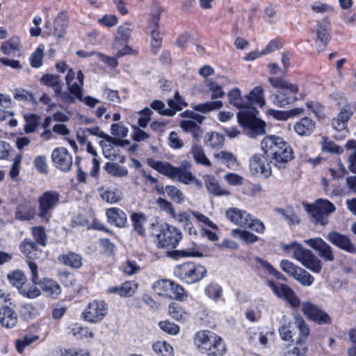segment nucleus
Listing matches in <instances>:
<instances>
[{
  "label": "nucleus",
  "mask_w": 356,
  "mask_h": 356,
  "mask_svg": "<svg viewBox=\"0 0 356 356\" xmlns=\"http://www.w3.org/2000/svg\"><path fill=\"white\" fill-rule=\"evenodd\" d=\"M248 99V110L239 111L237 113V119L239 124L242 126L247 135L250 138H256L258 136L265 134V122L258 118L257 115L258 111L254 107V104L262 107L265 105V98L264 90L261 86L254 87L248 95H246Z\"/></svg>",
  "instance_id": "nucleus-1"
},
{
  "label": "nucleus",
  "mask_w": 356,
  "mask_h": 356,
  "mask_svg": "<svg viewBox=\"0 0 356 356\" xmlns=\"http://www.w3.org/2000/svg\"><path fill=\"white\" fill-rule=\"evenodd\" d=\"M261 148L264 154L270 159V163L280 168L293 158L291 146L278 136L268 135L261 142Z\"/></svg>",
  "instance_id": "nucleus-2"
},
{
  "label": "nucleus",
  "mask_w": 356,
  "mask_h": 356,
  "mask_svg": "<svg viewBox=\"0 0 356 356\" xmlns=\"http://www.w3.org/2000/svg\"><path fill=\"white\" fill-rule=\"evenodd\" d=\"M150 167L157 170L165 176L177 179L185 184H195L198 188H202V183L197 179L191 172V164L184 161L179 167H175L168 162H163L156 160H149Z\"/></svg>",
  "instance_id": "nucleus-3"
},
{
  "label": "nucleus",
  "mask_w": 356,
  "mask_h": 356,
  "mask_svg": "<svg viewBox=\"0 0 356 356\" xmlns=\"http://www.w3.org/2000/svg\"><path fill=\"white\" fill-rule=\"evenodd\" d=\"M282 249L299 261L303 266L314 273H319L322 270L321 261L309 249L305 248L297 241L282 244Z\"/></svg>",
  "instance_id": "nucleus-4"
},
{
  "label": "nucleus",
  "mask_w": 356,
  "mask_h": 356,
  "mask_svg": "<svg viewBox=\"0 0 356 356\" xmlns=\"http://www.w3.org/2000/svg\"><path fill=\"white\" fill-rule=\"evenodd\" d=\"M268 81L271 86L278 90L277 94L272 97L275 106L284 107L298 99L296 94L299 91V87L297 84L280 77H270Z\"/></svg>",
  "instance_id": "nucleus-5"
},
{
  "label": "nucleus",
  "mask_w": 356,
  "mask_h": 356,
  "mask_svg": "<svg viewBox=\"0 0 356 356\" xmlns=\"http://www.w3.org/2000/svg\"><path fill=\"white\" fill-rule=\"evenodd\" d=\"M207 273L206 268L192 262H186L176 266L174 275L181 282L187 284L197 283L202 280Z\"/></svg>",
  "instance_id": "nucleus-6"
},
{
  "label": "nucleus",
  "mask_w": 356,
  "mask_h": 356,
  "mask_svg": "<svg viewBox=\"0 0 356 356\" xmlns=\"http://www.w3.org/2000/svg\"><path fill=\"white\" fill-rule=\"evenodd\" d=\"M313 222L321 225L328 222L327 216L335 211L334 205L327 200L318 199L313 204L307 207Z\"/></svg>",
  "instance_id": "nucleus-7"
},
{
  "label": "nucleus",
  "mask_w": 356,
  "mask_h": 356,
  "mask_svg": "<svg viewBox=\"0 0 356 356\" xmlns=\"http://www.w3.org/2000/svg\"><path fill=\"white\" fill-rule=\"evenodd\" d=\"M38 216L43 222H48L51 217V212L58 204L60 195L55 191H47L38 197Z\"/></svg>",
  "instance_id": "nucleus-8"
},
{
  "label": "nucleus",
  "mask_w": 356,
  "mask_h": 356,
  "mask_svg": "<svg viewBox=\"0 0 356 356\" xmlns=\"http://www.w3.org/2000/svg\"><path fill=\"white\" fill-rule=\"evenodd\" d=\"M152 234H155L152 233ZM158 240V247L173 249L177 247L181 239L182 234L177 227L165 224L160 226V233L156 234Z\"/></svg>",
  "instance_id": "nucleus-9"
},
{
  "label": "nucleus",
  "mask_w": 356,
  "mask_h": 356,
  "mask_svg": "<svg viewBox=\"0 0 356 356\" xmlns=\"http://www.w3.org/2000/svg\"><path fill=\"white\" fill-rule=\"evenodd\" d=\"M108 305L103 300H94L90 302L82 312L83 318L90 323L101 321L107 314Z\"/></svg>",
  "instance_id": "nucleus-10"
},
{
  "label": "nucleus",
  "mask_w": 356,
  "mask_h": 356,
  "mask_svg": "<svg viewBox=\"0 0 356 356\" xmlns=\"http://www.w3.org/2000/svg\"><path fill=\"white\" fill-rule=\"evenodd\" d=\"M270 159L266 154H255L249 161L250 170L252 175L267 178L271 175Z\"/></svg>",
  "instance_id": "nucleus-11"
},
{
  "label": "nucleus",
  "mask_w": 356,
  "mask_h": 356,
  "mask_svg": "<svg viewBox=\"0 0 356 356\" xmlns=\"http://www.w3.org/2000/svg\"><path fill=\"white\" fill-rule=\"evenodd\" d=\"M302 312L309 319L320 324H329L331 318L329 315L315 304L307 301L302 303Z\"/></svg>",
  "instance_id": "nucleus-12"
},
{
  "label": "nucleus",
  "mask_w": 356,
  "mask_h": 356,
  "mask_svg": "<svg viewBox=\"0 0 356 356\" xmlns=\"http://www.w3.org/2000/svg\"><path fill=\"white\" fill-rule=\"evenodd\" d=\"M305 243L316 251L325 261L332 262L334 260L332 248L320 237L305 240Z\"/></svg>",
  "instance_id": "nucleus-13"
},
{
  "label": "nucleus",
  "mask_w": 356,
  "mask_h": 356,
  "mask_svg": "<svg viewBox=\"0 0 356 356\" xmlns=\"http://www.w3.org/2000/svg\"><path fill=\"white\" fill-rule=\"evenodd\" d=\"M203 119L202 115L192 113L189 118L180 121L179 126L184 132L191 134L195 140H198L203 133L200 127Z\"/></svg>",
  "instance_id": "nucleus-14"
},
{
  "label": "nucleus",
  "mask_w": 356,
  "mask_h": 356,
  "mask_svg": "<svg viewBox=\"0 0 356 356\" xmlns=\"http://www.w3.org/2000/svg\"><path fill=\"white\" fill-rule=\"evenodd\" d=\"M51 159L54 165L63 172L69 171L72 165V157L64 147H58L53 150Z\"/></svg>",
  "instance_id": "nucleus-15"
},
{
  "label": "nucleus",
  "mask_w": 356,
  "mask_h": 356,
  "mask_svg": "<svg viewBox=\"0 0 356 356\" xmlns=\"http://www.w3.org/2000/svg\"><path fill=\"white\" fill-rule=\"evenodd\" d=\"M327 239L337 248L351 254L356 253V248L350 238L336 231L330 232Z\"/></svg>",
  "instance_id": "nucleus-16"
},
{
  "label": "nucleus",
  "mask_w": 356,
  "mask_h": 356,
  "mask_svg": "<svg viewBox=\"0 0 356 356\" xmlns=\"http://www.w3.org/2000/svg\"><path fill=\"white\" fill-rule=\"evenodd\" d=\"M316 47L317 51L321 52L323 51L327 45L330 39V24L325 21L318 22L316 25Z\"/></svg>",
  "instance_id": "nucleus-17"
},
{
  "label": "nucleus",
  "mask_w": 356,
  "mask_h": 356,
  "mask_svg": "<svg viewBox=\"0 0 356 356\" xmlns=\"http://www.w3.org/2000/svg\"><path fill=\"white\" fill-rule=\"evenodd\" d=\"M84 75L81 70L76 72L69 68L65 76L68 90L73 95H79L80 89H83Z\"/></svg>",
  "instance_id": "nucleus-18"
},
{
  "label": "nucleus",
  "mask_w": 356,
  "mask_h": 356,
  "mask_svg": "<svg viewBox=\"0 0 356 356\" xmlns=\"http://www.w3.org/2000/svg\"><path fill=\"white\" fill-rule=\"evenodd\" d=\"M181 97L179 96V93L177 92L175 94V99H170L168 101V104L170 107L169 109H165V105L161 101H154L151 104V107L158 111L159 113L162 115H173L176 111L180 110L181 108V101H180Z\"/></svg>",
  "instance_id": "nucleus-19"
},
{
  "label": "nucleus",
  "mask_w": 356,
  "mask_h": 356,
  "mask_svg": "<svg viewBox=\"0 0 356 356\" xmlns=\"http://www.w3.org/2000/svg\"><path fill=\"white\" fill-rule=\"evenodd\" d=\"M274 333L272 331L257 329L250 337V343L255 347L266 348L270 346Z\"/></svg>",
  "instance_id": "nucleus-20"
},
{
  "label": "nucleus",
  "mask_w": 356,
  "mask_h": 356,
  "mask_svg": "<svg viewBox=\"0 0 356 356\" xmlns=\"http://www.w3.org/2000/svg\"><path fill=\"white\" fill-rule=\"evenodd\" d=\"M225 216L236 225L245 227L250 225V216L244 210L236 207L229 208L225 211Z\"/></svg>",
  "instance_id": "nucleus-21"
},
{
  "label": "nucleus",
  "mask_w": 356,
  "mask_h": 356,
  "mask_svg": "<svg viewBox=\"0 0 356 356\" xmlns=\"http://www.w3.org/2000/svg\"><path fill=\"white\" fill-rule=\"evenodd\" d=\"M229 103L233 106L237 108L240 111L248 110V103L249 102L246 95L243 96L240 89L234 88L227 93Z\"/></svg>",
  "instance_id": "nucleus-22"
},
{
  "label": "nucleus",
  "mask_w": 356,
  "mask_h": 356,
  "mask_svg": "<svg viewBox=\"0 0 356 356\" xmlns=\"http://www.w3.org/2000/svg\"><path fill=\"white\" fill-rule=\"evenodd\" d=\"M106 215L110 224L118 227L126 225L127 218L126 213L120 209L112 207L106 209Z\"/></svg>",
  "instance_id": "nucleus-23"
},
{
  "label": "nucleus",
  "mask_w": 356,
  "mask_h": 356,
  "mask_svg": "<svg viewBox=\"0 0 356 356\" xmlns=\"http://www.w3.org/2000/svg\"><path fill=\"white\" fill-rule=\"evenodd\" d=\"M216 334L208 330H201L196 333L194 342L198 350L204 354L210 342H212Z\"/></svg>",
  "instance_id": "nucleus-24"
},
{
  "label": "nucleus",
  "mask_w": 356,
  "mask_h": 356,
  "mask_svg": "<svg viewBox=\"0 0 356 356\" xmlns=\"http://www.w3.org/2000/svg\"><path fill=\"white\" fill-rule=\"evenodd\" d=\"M17 323V314L8 306L0 308V324L6 328H12Z\"/></svg>",
  "instance_id": "nucleus-25"
},
{
  "label": "nucleus",
  "mask_w": 356,
  "mask_h": 356,
  "mask_svg": "<svg viewBox=\"0 0 356 356\" xmlns=\"http://www.w3.org/2000/svg\"><path fill=\"white\" fill-rule=\"evenodd\" d=\"M315 122L312 119L305 117L294 124V131L300 136H308L315 129Z\"/></svg>",
  "instance_id": "nucleus-26"
},
{
  "label": "nucleus",
  "mask_w": 356,
  "mask_h": 356,
  "mask_svg": "<svg viewBox=\"0 0 356 356\" xmlns=\"http://www.w3.org/2000/svg\"><path fill=\"white\" fill-rule=\"evenodd\" d=\"M213 341L210 342L204 354L207 356H222L226 352V346L222 339L216 334Z\"/></svg>",
  "instance_id": "nucleus-27"
},
{
  "label": "nucleus",
  "mask_w": 356,
  "mask_h": 356,
  "mask_svg": "<svg viewBox=\"0 0 356 356\" xmlns=\"http://www.w3.org/2000/svg\"><path fill=\"white\" fill-rule=\"evenodd\" d=\"M21 252L31 260L40 257L41 252L38 249L37 245L30 239H24L20 245Z\"/></svg>",
  "instance_id": "nucleus-28"
},
{
  "label": "nucleus",
  "mask_w": 356,
  "mask_h": 356,
  "mask_svg": "<svg viewBox=\"0 0 356 356\" xmlns=\"http://www.w3.org/2000/svg\"><path fill=\"white\" fill-rule=\"evenodd\" d=\"M190 153L192 154L196 163L204 167H211L212 165L211 161L206 156L202 146L197 144L193 145Z\"/></svg>",
  "instance_id": "nucleus-29"
},
{
  "label": "nucleus",
  "mask_w": 356,
  "mask_h": 356,
  "mask_svg": "<svg viewBox=\"0 0 356 356\" xmlns=\"http://www.w3.org/2000/svg\"><path fill=\"white\" fill-rule=\"evenodd\" d=\"M213 157L231 169H234L239 165L236 157L232 153L227 151H220L215 153Z\"/></svg>",
  "instance_id": "nucleus-30"
},
{
  "label": "nucleus",
  "mask_w": 356,
  "mask_h": 356,
  "mask_svg": "<svg viewBox=\"0 0 356 356\" xmlns=\"http://www.w3.org/2000/svg\"><path fill=\"white\" fill-rule=\"evenodd\" d=\"M177 221L181 223L185 230H187L190 235H196L197 231L191 222V215L187 211H180L172 217Z\"/></svg>",
  "instance_id": "nucleus-31"
},
{
  "label": "nucleus",
  "mask_w": 356,
  "mask_h": 356,
  "mask_svg": "<svg viewBox=\"0 0 356 356\" xmlns=\"http://www.w3.org/2000/svg\"><path fill=\"white\" fill-rule=\"evenodd\" d=\"M47 296L55 298L60 293V286L52 280L43 279L38 283Z\"/></svg>",
  "instance_id": "nucleus-32"
},
{
  "label": "nucleus",
  "mask_w": 356,
  "mask_h": 356,
  "mask_svg": "<svg viewBox=\"0 0 356 356\" xmlns=\"http://www.w3.org/2000/svg\"><path fill=\"white\" fill-rule=\"evenodd\" d=\"M204 184L207 191L214 195H227L229 192L222 188L218 181L212 176L206 175L204 177Z\"/></svg>",
  "instance_id": "nucleus-33"
},
{
  "label": "nucleus",
  "mask_w": 356,
  "mask_h": 356,
  "mask_svg": "<svg viewBox=\"0 0 356 356\" xmlns=\"http://www.w3.org/2000/svg\"><path fill=\"white\" fill-rule=\"evenodd\" d=\"M168 312L172 318L178 321H186L190 317V314L177 303L170 304L168 307Z\"/></svg>",
  "instance_id": "nucleus-34"
},
{
  "label": "nucleus",
  "mask_w": 356,
  "mask_h": 356,
  "mask_svg": "<svg viewBox=\"0 0 356 356\" xmlns=\"http://www.w3.org/2000/svg\"><path fill=\"white\" fill-rule=\"evenodd\" d=\"M99 144L102 148V152L105 157L113 160L117 156L119 149L111 142V137L110 136L108 138H104L102 140Z\"/></svg>",
  "instance_id": "nucleus-35"
},
{
  "label": "nucleus",
  "mask_w": 356,
  "mask_h": 356,
  "mask_svg": "<svg viewBox=\"0 0 356 356\" xmlns=\"http://www.w3.org/2000/svg\"><path fill=\"white\" fill-rule=\"evenodd\" d=\"M134 230L140 236H145V224L147 222L146 216L142 213H133L131 216Z\"/></svg>",
  "instance_id": "nucleus-36"
},
{
  "label": "nucleus",
  "mask_w": 356,
  "mask_h": 356,
  "mask_svg": "<svg viewBox=\"0 0 356 356\" xmlns=\"http://www.w3.org/2000/svg\"><path fill=\"white\" fill-rule=\"evenodd\" d=\"M204 143L212 149H220L224 145L225 138L218 132L207 133L204 137Z\"/></svg>",
  "instance_id": "nucleus-37"
},
{
  "label": "nucleus",
  "mask_w": 356,
  "mask_h": 356,
  "mask_svg": "<svg viewBox=\"0 0 356 356\" xmlns=\"http://www.w3.org/2000/svg\"><path fill=\"white\" fill-rule=\"evenodd\" d=\"M67 24V16L63 13L58 14L54 20V35L57 38H62L65 33V29Z\"/></svg>",
  "instance_id": "nucleus-38"
},
{
  "label": "nucleus",
  "mask_w": 356,
  "mask_h": 356,
  "mask_svg": "<svg viewBox=\"0 0 356 356\" xmlns=\"http://www.w3.org/2000/svg\"><path fill=\"white\" fill-rule=\"evenodd\" d=\"M69 334L76 338H92L94 334L87 327H83L79 323H72L68 327Z\"/></svg>",
  "instance_id": "nucleus-39"
},
{
  "label": "nucleus",
  "mask_w": 356,
  "mask_h": 356,
  "mask_svg": "<svg viewBox=\"0 0 356 356\" xmlns=\"http://www.w3.org/2000/svg\"><path fill=\"white\" fill-rule=\"evenodd\" d=\"M7 279L10 284L18 289V291H19V289L23 287V285L26 282V275L19 270H15L9 273L7 275Z\"/></svg>",
  "instance_id": "nucleus-40"
},
{
  "label": "nucleus",
  "mask_w": 356,
  "mask_h": 356,
  "mask_svg": "<svg viewBox=\"0 0 356 356\" xmlns=\"http://www.w3.org/2000/svg\"><path fill=\"white\" fill-rule=\"evenodd\" d=\"M35 215V209L27 204H20L15 212V217L20 220H32Z\"/></svg>",
  "instance_id": "nucleus-41"
},
{
  "label": "nucleus",
  "mask_w": 356,
  "mask_h": 356,
  "mask_svg": "<svg viewBox=\"0 0 356 356\" xmlns=\"http://www.w3.org/2000/svg\"><path fill=\"white\" fill-rule=\"evenodd\" d=\"M228 82V80L223 77H220L218 81H209L208 86L209 90L211 93V97L212 99H218L222 97L225 95V92L222 89V86L225 85V81Z\"/></svg>",
  "instance_id": "nucleus-42"
},
{
  "label": "nucleus",
  "mask_w": 356,
  "mask_h": 356,
  "mask_svg": "<svg viewBox=\"0 0 356 356\" xmlns=\"http://www.w3.org/2000/svg\"><path fill=\"white\" fill-rule=\"evenodd\" d=\"M59 260L64 264L74 268H79L82 265V258L74 252L61 255Z\"/></svg>",
  "instance_id": "nucleus-43"
},
{
  "label": "nucleus",
  "mask_w": 356,
  "mask_h": 356,
  "mask_svg": "<svg viewBox=\"0 0 356 356\" xmlns=\"http://www.w3.org/2000/svg\"><path fill=\"white\" fill-rule=\"evenodd\" d=\"M107 173L113 177H123L128 175L127 169L116 163L108 162L104 165Z\"/></svg>",
  "instance_id": "nucleus-44"
},
{
  "label": "nucleus",
  "mask_w": 356,
  "mask_h": 356,
  "mask_svg": "<svg viewBox=\"0 0 356 356\" xmlns=\"http://www.w3.org/2000/svg\"><path fill=\"white\" fill-rule=\"evenodd\" d=\"M162 13V9L159 6H156L155 13L153 15L152 19L150 22V25L152 26V31H151V36H152V40L154 41H161L162 38L161 36L160 33L158 31L159 28V16L160 14Z\"/></svg>",
  "instance_id": "nucleus-45"
},
{
  "label": "nucleus",
  "mask_w": 356,
  "mask_h": 356,
  "mask_svg": "<svg viewBox=\"0 0 356 356\" xmlns=\"http://www.w3.org/2000/svg\"><path fill=\"white\" fill-rule=\"evenodd\" d=\"M40 83L52 88L55 93L61 88V80L58 75L44 74L41 77Z\"/></svg>",
  "instance_id": "nucleus-46"
},
{
  "label": "nucleus",
  "mask_w": 356,
  "mask_h": 356,
  "mask_svg": "<svg viewBox=\"0 0 356 356\" xmlns=\"http://www.w3.org/2000/svg\"><path fill=\"white\" fill-rule=\"evenodd\" d=\"M172 281L168 280H160L153 284V289L159 296L169 298L170 293V285Z\"/></svg>",
  "instance_id": "nucleus-47"
},
{
  "label": "nucleus",
  "mask_w": 356,
  "mask_h": 356,
  "mask_svg": "<svg viewBox=\"0 0 356 356\" xmlns=\"http://www.w3.org/2000/svg\"><path fill=\"white\" fill-rule=\"evenodd\" d=\"M152 348L159 356H173L172 347L165 341H158L155 342Z\"/></svg>",
  "instance_id": "nucleus-48"
},
{
  "label": "nucleus",
  "mask_w": 356,
  "mask_h": 356,
  "mask_svg": "<svg viewBox=\"0 0 356 356\" xmlns=\"http://www.w3.org/2000/svg\"><path fill=\"white\" fill-rule=\"evenodd\" d=\"M19 39L17 37H13L8 40L3 42L0 47L1 51L6 55H10L19 50Z\"/></svg>",
  "instance_id": "nucleus-49"
},
{
  "label": "nucleus",
  "mask_w": 356,
  "mask_h": 356,
  "mask_svg": "<svg viewBox=\"0 0 356 356\" xmlns=\"http://www.w3.org/2000/svg\"><path fill=\"white\" fill-rule=\"evenodd\" d=\"M294 323L299 332L300 337L298 339H303L305 342L309 334L308 325L301 316L298 315L294 317Z\"/></svg>",
  "instance_id": "nucleus-50"
},
{
  "label": "nucleus",
  "mask_w": 356,
  "mask_h": 356,
  "mask_svg": "<svg viewBox=\"0 0 356 356\" xmlns=\"http://www.w3.org/2000/svg\"><path fill=\"white\" fill-rule=\"evenodd\" d=\"M268 286L272 289L273 293L279 298L284 299L285 295L289 291L291 287L286 284L281 283H275L273 281L269 280Z\"/></svg>",
  "instance_id": "nucleus-51"
},
{
  "label": "nucleus",
  "mask_w": 356,
  "mask_h": 356,
  "mask_svg": "<svg viewBox=\"0 0 356 356\" xmlns=\"http://www.w3.org/2000/svg\"><path fill=\"white\" fill-rule=\"evenodd\" d=\"M293 278L301 285L305 286H311L314 281V277L309 273L302 268H300Z\"/></svg>",
  "instance_id": "nucleus-52"
},
{
  "label": "nucleus",
  "mask_w": 356,
  "mask_h": 356,
  "mask_svg": "<svg viewBox=\"0 0 356 356\" xmlns=\"http://www.w3.org/2000/svg\"><path fill=\"white\" fill-rule=\"evenodd\" d=\"M165 191L168 196L177 204H181L184 202V195L183 193L172 185L166 186Z\"/></svg>",
  "instance_id": "nucleus-53"
},
{
  "label": "nucleus",
  "mask_w": 356,
  "mask_h": 356,
  "mask_svg": "<svg viewBox=\"0 0 356 356\" xmlns=\"http://www.w3.org/2000/svg\"><path fill=\"white\" fill-rule=\"evenodd\" d=\"M223 104L221 101L208 102L204 104L196 105L194 108L202 113H208L212 111L220 109L222 107Z\"/></svg>",
  "instance_id": "nucleus-54"
},
{
  "label": "nucleus",
  "mask_w": 356,
  "mask_h": 356,
  "mask_svg": "<svg viewBox=\"0 0 356 356\" xmlns=\"http://www.w3.org/2000/svg\"><path fill=\"white\" fill-rule=\"evenodd\" d=\"M138 283L134 281H127L120 284L121 297H131L137 291Z\"/></svg>",
  "instance_id": "nucleus-55"
},
{
  "label": "nucleus",
  "mask_w": 356,
  "mask_h": 356,
  "mask_svg": "<svg viewBox=\"0 0 356 356\" xmlns=\"http://www.w3.org/2000/svg\"><path fill=\"white\" fill-rule=\"evenodd\" d=\"M44 47L40 44L30 57L31 65L33 67H39L42 64L43 51Z\"/></svg>",
  "instance_id": "nucleus-56"
},
{
  "label": "nucleus",
  "mask_w": 356,
  "mask_h": 356,
  "mask_svg": "<svg viewBox=\"0 0 356 356\" xmlns=\"http://www.w3.org/2000/svg\"><path fill=\"white\" fill-rule=\"evenodd\" d=\"M222 288L216 283H210L205 288V293L213 300L219 299L222 296Z\"/></svg>",
  "instance_id": "nucleus-57"
},
{
  "label": "nucleus",
  "mask_w": 356,
  "mask_h": 356,
  "mask_svg": "<svg viewBox=\"0 0 356 356\" xmlns=\"http://www.w3.org/2000/svg\"><path fill=\"white\" fill-rule=\"evenodd\" d=\"M280 267L284 272L292 277H294L295 275L300 269V267L286 259H282L280 261Z\"/></svg>",
  "instance_id": "nucleus-58"
},
{
  "label": "nucleus",
  "mask_w": 356,
  "mask_h": 356,
  "mask_svg": "<svg viewBox=\"0 0 356 356\" xmlns=\"http://www.w3.org/2000/svg\"><path fill=\"white\" fill-rule=\"evenodd\" d=\"M307 347L303 339H298L297 343L288 353V356H307Z\"/></svg>",
  "instance_id": "nucleus-59"
},
{
  "label": "nucleus",
  "mask_w": 356,
  "mask_h": 356,
  "mask_svg": "<svg viewBox=\"0 0 356 356\" xmlns=\"http://www.w3.org/2000/svg\"><path fill=\"white\" fill-rule=\"evenodd\" d=\"M24 131L26 134H31L35 131L38 127V117L36 115H25Z\"/></svg>",
  "instance_id": "nucleus-60"
},
{
  "label": "nucleus",
  "mask_w": 356,
  "mask_h": 356,
  "mask_svg": "<svg viewBox=\"0 0 356 356\" xmlns=\"http://www.w3.org/2000/svg\"><path fill=\"white\" fill-rule=\"evenodd\" d=\"M170 293H169L170 298H174L179 300H184L186 298V294L182 286L176 284L173 282H171L170 285Z\"/></svg>",
  "instance_id": "nucleus-61"
},
{
  "label": "nucleus",
  "mask_w": 356,
  "mask_h": 356,
  "mask_svg": "<svg viewBox=\"0 0 356 356\" xmlns=\"http://www.w3.org/2000/svg\"><path fill=\"white\" fill-rule=\"evenodd\" d=\"M232 235L234 237H238L241 238L248 243H252L258 240V237L254 234L238 229H233Z\"/></svg>",
  "instance_id": "nucleus-62"
},
{
  "label": "nucleus",
  "mask_w": 356,
  "mask_h": 356,
  "mask_svg": "<svg viewBox=\"0 0 356 356\" xmlns=\"http://www.w3.org/2000/svg\"><path fill=\"white\" fill-rule=\"evenodd\" d=\"M99 195L103 200L110 204L116 203L120 200V197L117 193L112 190H104V188H101Z\"/></svg>",
  "instance_id": "nucleus-63"
},
{
  "label": "nucleus",
  "mask_w": 356,
  "mask_h": 356,
  "mask_svg": "<svg viewBox=\"0 0 356 356\" xmlns=\"http://www.w3.org/2000/svg\"><path fill=\"white\" fill-rule=\"evenodd\" d=\"M19 293L24 297L28 298H35L40 295V291L34 285H23V287L19 289Z\"/></svg>",
  "instance_id": "nucleus-64"
}]
</instances>
